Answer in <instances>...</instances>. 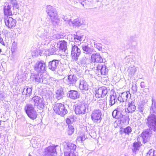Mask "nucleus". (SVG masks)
<instances>
[{
	"label": "nucleus",
	"mask_w": 156,
	"mask_h": 156,
	"mask_svg": "<svg viewBox=\"0 0 156 156\" xmlns=\"http://www.w3.org/2000/svg\"><path fill=\"white\" fill-rule=\"evenodd\" d=\"M68 127V134L69 135H71L74 132V129L71 125H69Z\"/></svg>",
	"instance_id": "44"
},
{
	"label": "nucleus",
	"mask_w": 156,
	"mask_h": 156,
	"mask_svg": "<svg viewBox=\"0 0 156 156\" xmlns=\"http://www.w3.org/2000/svg\"><path fill=\"white\" fill-rule=\"evenodd\" d=\"M138 111L140 112L141 113L143 114L144 111L145 110V106L144 104L141 103H140L138 106L137 107Z\"/></svg>",
	"instance_id": "38"
},
{
	"label": "nucleus",
	"mask_w": 156,
	"mask_h": 156,
	"mask_svg": "<svg viewBox=\"0 0 156 156\" xmlns=\"http://www.w3.org/2000/svg\"><path fill=\"white\" fill-rule=\"evenodd\" d=\"M67 96L71 99H75L78 97V93L76 91L70 90L68 92Z\"/></svg>",
	"instance_id": "22"
},
{
	"label": "nucleus",
	"mask_w": 156,
	"mask_h": 156,
	"mask_svg": "<svg viewBox=\"0 0 156 156\" xmlns=\"http://www.w3.org/2000/svg\"><path fill=\"white\" fill-rule=\"evenodd\" d=\"M151 130L147 129L143 132L142 133V138L144 143L148 141L152 135Z\"/></svg>",
	"instance_id": "7"
},
{
	"label": "nucleus",
	"mask_w": 156,
	"mask_h": 156,
	"mask_svg": "<svg viewBox=\"0 0 156 156\" xmlns=\"http://www.w3.org/2000/svg\"><path fill=\"white\" fill-rule=\"evenodd\" d=\"M155 153L154 150L151 149L147 153L146 156H156L155 155Z\"/></svg>",
	"instance_id": "45"
},
{
	"label": "nucleus",
	"mask_w": 156,
	"mask_h": 156,
	"mask_svg": "<svg viewBox=\"0 0 156 156\" xmlns=\"http://www.w3.org/2000/svg\"><path fill=\"white\" fill-rule=\"evenodd\" d=\"M151 105L156 108V101L154 98L152 99Z\"/></svg>",
	"instance_id": "55"
},
{
	"label": "nucleus",
	"mask_w": 156,
	"mask_h": 156,
	"mask_svg": "<svg viewBox=\"0 0 156 156\" xmlns=\"http://www.w3.org/2000/svg\"><path fill=\"white\" fill-rule=\"evenodd\" d=\"M83 36L78 34H77L74 35V42H76V44H79V42H80L81 41V38Z\"/></svg>",
	"instance_id": "35"
},
{
	"label": "nucleus",
	"mask_w": 156,
	"mask_h": 156,
	"mask_svg": "<svg viewBox=\"0 0 156 156\" xmlns=\"http://www.w3.org/2000/svg\"><path fill=\"white\" fill-rule=\"evenodd\" d=\"M38 35L43 40H45L46 39L49 40H46L48 42H49L50 41V38H49L50 36L48 32L46 30H45L44 29H41V30L37 33Z\"/></svg>",
	"instance_id": "10"
},
{
	"label": "nucleus",
	"mask_w": 156,
	"mask_h": 156,
	"mask_svg": "<svg viewBox=\"0 0 156 156\" xmlns=\"http://www.w3.org/2000/svg\"><path fill=\"white\" fill-rule=\"evenodd\" d=\"M83 20L82 19H76L71 22V25L73 27L80 26L83 25Z\"/></svg>",
	"instance_id": "21"
},
{
	"label": "nucleus",
	"mask_w": 156,
	"mask_h": 156,
	"mask_svg": "<svg viewBox=\"0 0 156 156\" xmlns=\"http://www.w3.org/2000/svg\"><path fill=\"white\" fill-rule=\"evenodd\" d=\"M66 122L67 124L68 125V126H69V125H71L70 124L71 122L70 119L69 118H67L66 120Z\"/></svg>",
	"instance_id": "59"
},
{
	"label": "nucleus",
	"mask_w": 156,
	"mask_h": 156,
	"mask_svg": "<svg viewBox=\"0 0 156 156\" xmlns=\"http://www.w3.org/2000/svg\"><path fill=\"white\" fill-rule=\"evenodd\" d=\"M122 115V113H119L115 110H114L112 112V116L114 118L116 119H119Z\"/></svg>",
	"instance_id": "36"
},
{
	"label": "nucleus",
	"mask_w": 156,
	"mask_h": 156,
	"mask_svg": "<svg viewBox=\"0 0 156 156\" xmlns=\"http://www.w3.org/2000/svg\"><path fill=\"white\" fill-rule=\"evenodd\" d=\"M101 115V112L100 110H95L92 113L91 118L94 121L97 122L100 119Z\"/></svg>",
	"instance_id": "16"
},
{
	"label": "nucleus",
	"mask_w": 156,
	"mask_h": 156,
	"mask_svg": "<svg viewBox=\"0 0 156 156\" xmlns=\"http://www.w3.org/2000/svg\"><path fill=\"white\" fill-rule=\"evenodd\" d=\"M59 65V61L57 60H53L48 63V68L52 71H55L57 69Z\"/></svg>",
	"instance_id": "12"
},
{
	"label": "nucleus",
	"mask_w": 156,
	"mask_h": 156,
	"mask_svg": "<svg viewBox=\"0 0 156 156\" xmlns=\"http://www.w3.org/2000/svg\"><path fill=\"white\" fill-rule=\"evenodd\" d=\"M124 109L122 108V106H119L115 110L118 112L119 113H122V112L124 111Z\"/></svg>",
	"instance_id": "50"
},
{
	"label": "nucleus",
	"mask_w": 156,
	"mask_h": 156,
	"mask_svg": "<svg viewBox=\"0 0 156 156\" xmlns=\"http://www.w3.org/2000/svg\"><path fill=\"white\" fill-rule=\"evenodd\" d=\"M75 44V42H72L71 56L73 59L76 61L78 60V57L81 53V51L80 49Z\"/></svg>",
	"instance_id": "2"
},
{
	"label": "nucleus",
	"mask_w": 156,
	"mask_h": 156,
	"mask_svg": "<svg viewBox=\"0 0 156 156\" xmlns=\"http://www.w3.org/2000/svg\"><path fill=\"white\" fill-rule=\"evenodd\" d=\"M132 89L133 90V92L135 93L136 92L137 90V87L136 84L134 85H132Z\"/></svg>",
	"instance_id": "51"
},
{
	"label": "nucleus",
	"mask_w": 156,
	"mask_h": 156,
	"mask_svg": "<svg viewBox=\"0 0 156 156\" xmlns=\"http://www.w3.org/2000/svg\"><path fill=\"white\" fill-rule=\"evenodd\" d=\"M82 48L84 53L87 54H90L93 51V49L88 45H82Z\"/></svg>",
	"instance_id": "23"
},
{
	"label": "nucleus",
	"mask_w": 156,
	"mask_h": 156,
	"mask_svg": "<svg viewBox=\"0 0 156 156\" xmlns=\"http://www.w3.org/2000/svg\"><path fill=\"white\" fill-rule=\"evenodd\" d=\"M96 97L98 98H103L105 97L108 93L106 88L105 87H102L98 88L96 91Z\"/></svg>",
	"instance_id": "11"
},
{
	"label": "nucleus",
	"mask_w": 156,
	"mask_h": 156,
	"mask_svg": "<svg viewBox=\"0 0 156 156\" xmlns=\"http://www.w3.org/2000/svg\"><path fill=\"white\" fill-rule=\"evenodd\" d=\"M94 47L99 51H102V45L100 43H98L96 41L94 42Z\"/></svg>",
	"instance_id": "39"
},
{
	"label": "nucleus",
	"mask_w": 156,
	"mask_h": 156,
	"mask_svg": "<svg viewBox=\"0 0 156 156\" xmlns=\"http://www.w3.org/2000/svg\"><path fill=\"white\" fill-rule=\"evenodd\" d=\"M64 95L63 89L62 88L58 89L56 92V98L58 100H60L62 98Z\"/></svg>",
	"instance_id": "25"
},
{
	"label": "nucleus",
	"mask_w": 156,
	"mask_h": 156,
	"mask_svg": "<svg viewBox=\"0 0 156 156\" xmlns=\"http://www.w3.org/2000/svg\"><path fill=\"white\" fill-rule=\"evenodd\" d=\"M129 92H125L122 93L118 97V101L121 102L126 101L129 96Z\"/></svg>",
	"instance_id": "20"
},
{
	"label": "nucleus",
	"mask_w": 156,
	"mask_h": 156,
	"mask_svg": "<svg viewBox=\"0 0 156 156\" xmlns=\"http://www.w3.org/2000/svg\"><path fill=\"white\" fill-rule=\"evenodd\" d=\"M128 118L127 116L122 115L120 118H119V119H120V123H126Z\"/></svg>",
	"instance_id": "42"
},
{
	"label": "nucleus",
	"mask_w": 156,
	"mask_h": 156,
	"mask_svg": "<svg viewBox=\"0 0 156 156\" xmlns=\"http://www.w3.org/2000/svg\"><path fill=\"white\" fill-rule=\"evenodd\" d=\"M56 149L55 147L49 146L45 150V155L46 156H55Z\"/></svg>",
	"instance_id": "14"
},
{
	"label": "nucleus",
	"mask_w": 156,
	"mask_h": 156,
	"mask_svg": "<svg viewBox=\"0 0 156 156\" xmlns=\"http://www.w3.org/2000/svg\"><path fill=\"white\" fill-rule=\"evenodd\" d=\"M32 93V90L31 87H27L24 88L23 89L22 94L23 95H26L27 96H30Z\"/></svg>",
	"instance_id": "31"
},
{
	"label": "nucleus",
	"mask_w": 156,
	"mask_h": 156,
	"mask_svg": "<svg viewBox=\"0 0 156 156\" xmlns=\"http://www.w3.org/2000/svg\"><path fill=\"white\" fill-rule=\"evenodd\" d=\"M88 87L89 86L87 82L83 79H80L79 87L80 90H87L88 89Z\"/></svg>",
	"instance_id": "18"
},
{
	"label": "nucleus",
	"mask_w": 156,
	"mask_h": 156,
	"mask_svg": "<svg viewBox=\"0 0 156 156\" xmlns=\"http://www.w3.org/2000/svg\"><path fill=\"white\" fill-rule=\"evenodd\" d=\"M78 140L79 141H80L83 142L85 140L86 138L85 135H83L82 136H80L78 137Z\"/></svg>",
	"instance_id": "53"
},
{
	"label": "nucleus",
	"mask_w": 156,
	"mask_h": 156,
	"mask_svg": "<svg viewBox=\"0 0 156 156\" xmlns=\"http://www.w3.org/2000/svg\"><path fill=\"white\" fill-rule=\"evenodd\" d=\"M94 68V69H96L99 75L100 74L105 75L107 74L108 73V69L104 64L100 63L95 64Z\"/></svg>",
	"instance_id": "3"
},
{
	"label": "nucleus",
	"mask_w": 156,
	"mask_h": 156,
	"mask_svg": "<svg viewBox=\"0 0 156 156\" xmlns=\"http://www.w3.org/2000/svg\"><path fill=\"white\" fill-rule=\"evenodd\" d=\"M118 100V98L116 95H110L109 100V105L110 106H112L117 102Z\"/></svg>",
	"instance_id": "29"
},
{
	"label": "nucleus",
	"mask_w": 156,
	"mask_h": 156,
	"mask_svg": "<svg viewBox=\"0 0 156 156\" xmlns=\"http://www.w3.org/2000/svg\"><path fill=\"white\" fill-rule=\"evenodd\" d=\"M27 114L30 118L33 120L35 119L37 116V113L35 110L30 112Z\"/></svg>",
	"instance_id": "30"
},
{
	"label": "nucleus",
	"mask_w": 156,
	"mask_h": 156,
	"mask_svg": "<svg viewBox=\"0 0 156 156\" xmlns=\"http://www.w3.org/2000/svg\"><path fill=\"white\" fill-rule=\"evenodd\" d=\"M137 69V68L134 66L129 67L128 70L129 76L130 77H132L134 75Z\"/></svg>",
	"instance_id": "27"
},
{
	"label": "nucleus",
	"mask_w": 156,
	"mask_h": 156,
	"mask_svg": "<svg viewBox=\"0 0 156 156\" xmlns=\"http://www.w3.org/2000/svg\"><path fill=\"white\" fill-rule=\"evenodd\" d=\"M64 156H76L74 152L72 151H64Z\"/></svg>",
	"instance_id": "40"
},
{
	"label": "nucleus",
	"mask_w": 156,
	"mask_h": 156,
	"mask_svg": "<svg viewBox=\"0 0 156 156\" xmlns=\"http://www.w3.org/2000/svg\"><path fill=\"white\" fill-rule=\"evenodd\" d=\"M132 131V129L131 128L128 126L126 127V128L124 129L123 132L126 134H129Z\"/></svg>",
	"instance_id": "46"
},
{
	"label": "nucleus",
	"mask_w": 156,
	"mask_h": 156,
	"mask_svg": "<svg viewBox=\"0 0 156 156\" xmlns=\"http://www.w3.org/2000/svg\"><path fill=\"white\" fill-rule=\"evenodd\" d=\"M140 86L141 88H144L146 87L145 83L144 82H142L140 84Z\"/></svg>",
	"instance_id": "58"
},
{
	"label": "nucleus",
	"mask_w": 156,
	"mask_h": 156,
	"mask_svg": "<svg viewBox=\"0 0 156 156\" xmlns=\"http://www.w3.org/2000/svg\"><path fill=\"white\" fill-rule=\"evenodd\" d=\"M136 109V107L134 102H131V103H129L127 108L128 113H132L134 112Z\"/></svg>",
	"instance_id": "26"
},
{
	"label": "nucleus",
	"mask_w": 156,
	"mask_h": 156,
	"mask_svg": "<svg viewBox=\"0 0 156 156\" xmlns=\"http://www.w3.org/2000/svg\"><path fill=\"white\" fill-rule=\"evenodd\" d=\"M31 101L34 103V106H38L41 108L44 107V102L43 98L39 96H35L31 99Z\"/></svg>",
	"instance_id": "4"
},
{
	"label": "nucleus",
	"mask_w": 156,
	"mask_h": 156,
	"mask_svg": "<svg viewBox=\"0 0 156 156\" xmlns=\"http://www.w3.org/2000/svg\"><path fill=\"white\" fill-rule=\"evenodd\" d=\"M129 41L130 44L132 45L133 42L136 41L135 37L133 36H130L129 38Z\"/></svg>",
	"instance_id": "49"
},
{
	"label": "nucleus",
	"mask_w": 156,
	"mask_h": 156,
	"mask_svg": "<svg viewBox=\"0 0 156 156\" xmlns=\"http://www.w3.org/2000/svg\"><path fill=\"white\" fill-rule=\"evenodd\" d=\"M42 77V74L41 73L35 74L34 76V79L35 81L38 83H40V79Z\"/></svg>",
	"instance_id": "37"
},
{
	"label": "nucleus",
	"mask_w": 156,
	"mask_h": 156,
	"mask_svg": "<svg viewBox=\"0 0 156 156\" xmlns=\"http://www.w3.org/2000/svg\"><path fill=\"white\" fill-rule=\"evenodd\" d=\"M11 3L12 5L13 8L19 9V5L16 0H12Z\"/></svg>",
	"instance_id": "41"
},
{
	"label": "nucleus",
	"mask_w": 156,
	"mask_h": 156,
	"mask_svg": "<svg viewBox=\"0 0 156 156\" xmlns=\"http://www.w3.org/2000/svg\"><path fill=\"white\" fill-rule=\"evenodd\" d=\"M12 6L8 3H6L4 8V13L5 16H10L12 14L11 10Z\"/></svg>",
	"instance_id": "17"
},
{
	"label": "nucleus",
	"mask_w": 156,
	"mask_h": 156,
	"mask_svg": "<svg viewBox=\"0 0 156 156\" xmlns=\"http://www.w3.org/2000/svg\"><path fill=\"white\" fill-rule=\"evenodd\" d=\"M86 110L85 105L84 104H79L75 107V111L77 114H84Z\"/></svg>",
	"instance_id": "15"
},
{
	"label": "nucleus",
	"mask_w": 156,
	"mask_h": 156,
	"mask_svg": "<svg viewBox=\"0 0 156 156\" xmlns=\"http://www.w3.org/2000/svg\"><path fill=\"white\" fill-rule=\"evenodd\" d=\"M28 156H32L31 155H30V154L29 153V154Z\"/></svg>",
	"instance_id": "60"
},
{
	"label": "nucleus",
	"mask_w": 156,
	"mask_h": 156,
	"mask_svg": "<svg viewBox=\"0 0 156 156\" xmlns=\"http://www.w3.org/2000/svg\"><path fill=\"white\" fill-rule=\"evenodd\" d=\"M46 9V12L50 17V19L52 17H55L57 15V12L56 9L52 6H47Z\"/></svg>",
	"instance_id": "13"
},
{
	"label": "nucleus",
	"mask_w": 156,
	"mask_h": 156,
	"mask_svg": "<svg viewBox=\"0 0 156 156\" xmlns=\"http://www.w3.org/2000/svg\"><path fill=\"white\" fill-rule=\"evenodd\" d=\"M41 82L44 84H46L47 83V79L42 74V77L40 79V83Z\"/></svg>",
	"instance_id": "48"
},
{
	"label": "nucleus",
	"mask_w": 156,
	"mask_h": 156,
	"mask_svg": "<svg viewBox=\"0 0 156 156\" xmlns=\"http://www.w3.org/2000/svg\"><path fill=\"white\" fill-rule=\"evenodd\" d=\"M4 19L5 25L9 28H11L15 27L16 25V20L12 17H9L8 16H4Z\"/></svg>",
	"instance_id": "6"
},
{
	"label": "nucleus",
	"mask_w": 156,
	"mask_h": 156,
	"mask_svg": "<svg viewBox=\"0 0 156 156\" xmlns=\"http://www.w3.org/2000/svg\"><path fill=\"white\" fill-rule=\"evenodd\" d=\"M5 96V94L2 89L0 88V98H2Z\"/></svg>",
	"instance_id": "54"
},
{
	"label": "nucleus",
	"mask_w": 156,
	"mask_h": 156,
	"mask_svg": "<svg viewBox=\"0 0 156 156\" xmlns=\"http://www.w3.org/2000/svg\"><path fill=\"white\" fill-rule=\"evenodd\" d=\"M2 35L0 34V43L3 45L5 46V44L3 41V39L2 37Z\"/></svg>",
	"instance_id": "57"
},
{
	"label": "nucleus",
	"mask_w": 156,
	"mask_h": 156,
	"mask_svg": "<svg viewBox=\"0 0 156 156\" xmlns=\"http://www.w3.org/2000/svg\"><path fill=\"white\" fill-rule=\"evenodd\" d=\"M34 69L37 72L43 73L46 71L45 62L42 60L38 61L34 66Z\"/></svg>",
	"instance_id": "5"
},
{
	"label": "nucleus",
	"mask_w": 156,
	"mask_h": 156,
	"mask_svg": "<svg viewBox=\"0 0 156 156\" xmlns=\"http://www.w3.org/2000/svg\"><path fill=\"white\" fill-rule=\"evenodd\" d=\"M125 59L128 62L132 61L133 60L132 57H130L129 56L126 57V58Z\"/></svg>",
	"instance_id": "56"
},
{
	"label": "nucleus",
	"mask_w": 156,
	"mask_h": 156,
	"mask_svg": "<svg viewBox=\"0 0 156 156\" xmlns=\"http://www.w3.org/2000/svg\"><path fill=\"white\" fill-rule=\"evenodd\" d=\"M150 112L151 114H154L156 113V108L152 105L150 108Z\"/></svg>",
	"instance_id": "47"
},
{
	"label": "nucleus",
	"mask_w": 156,
	"mask_h": 156,
	"mask_svg": "<svg viewBox=\"0 0 156 156\" xmlns=\"http://www.w3.org/2000/svg\"><path fill=\"white\" fill-rule=\"evenodd\" d=\"M67 48V43L65 41H61L60 43L59 49L65 51Z\"/></svg>",
	"instance_id": "32"
},
{
	"label": "nucleus",
	"mask_w": 156,
	"mask_h": 156,
	"mask_svg": "<svg viewBox=\"0 0 156 156\" xmlns=\"http://www.w3.org/2000/svg\"><path fill=\"white\" fill-rule=\"evenodd\" d=\"M51 20L53 24H58L59 23V20L58 19L57 15L55 16V17H52L51 19Z\"/></svg>",
	"instance_id": "43"
},
{
	"label": "nucleus",
	"mask_w": 156,
	"mask_h": 156,
	"mask_svg": "<svg viewBox=\"0 0 156 156\" xmlns=\"http://www.w3.org/2000/svg\"><path fill=\"white\" fill-rule=\"evenodd\" d=\"M62 19L64 20L67 22H68L69 25H71V19H68V18L64 16L62 17Z\"/></svg>",
	"instance_id": "52"
},
{
	"label": "nucleus",
	"mask_w": 156,
	"mask_h": 156,
	"mask_svg": "<svg viewBox=\"0 0 156 156\" xmlns=\"http://www.w3.org/2000/svg\"><path fill=\"white\" fill-rule=\"evenodd\" d=\"M64 151H72L73 152L76 148V146L72 143H66V144L64 145Z\"/></svg>",
	"instance_id": "19"
},
{
	"label": "nucleus",
	"mask_w": 156,
	"mask_h": 156,
	"mask_svg": "<svg viewBox=\"0 0 156 156\" xmlns=\"http://www.w3.org/2000/svg\"><path fill=\"white\" fill-rule=\"evenodd\" d=\"M141 145V143L139 142H135L133 144V146L132 149L133 152H136L139 150V148Z\"/></svg>",
	"instance_id": "34"
},
{
	"label": "nucleus",
	"mask_w": 156,
	"mask_h": 156,
	"mask_svg": "<svg viewBox=\"0 0 156 156\" xmlns=\"http://www.w3.org/2000/svg\"><path fill=\"white\" fill-rule=\"evenodd\" d=\"M91 59L94 62H96L97 64H100L105 62V60L98 53L92 54L91 56Z\"/></svg>",
	"instance_id": "8"
},
{
	"label": "nucleus",
	"mask_w": 156,
	"mask_h": 156,
	"mask_svg": "<svg viewBox=\"0 0 156 156\" xmlns=\"http://www.w3.org/2000/svg\"><path fill=\"white\" fill-rule=\"evenodd\" d=\"M1 121L0 120V125H1Z\"/></svg>",
	"instance_id": "61"
},
{
	"label": "nucleus",
	"mask_w": 156,
	"mask_h": 156,
	"mask_svg": "<svg viewBox=\"0 0 156 156\" xmlns=\"http://www.w3.org/2000/svg\"><path fill=\"white\" fill-rule=\"evenodd\" d=\"M103 109H104V110H105V109H104V108H103Z\"/></svg>",
	"instance_id": "62"
},
{
	"label": "nucleus",
	"mask_w": 156,
	"mask_h": 156,
	"mask_svg": "<svg viewBox=\"0 0 156 156\" xmlns=\"http://www.w3.org/2000/svg\"><path fill=\"white\" fill-rule=\"evenodd\" d=\"M24 109L26 113L35 110L34 105L31 104H27L25 106Z\"/></svg>",
	"instance_id": "28"
},
{
	"label": "nucleus",
	"mask_w": 156,
	"mask_h": 156,
	"mask_svg": "<svg viewBox=\"0 0 156 156\" xmlns=\"http://www.w3.org/2000/svg\"><path fill=\"white\" fill-rule=\"evenodd\" d=\"M64 80L67 84L70 85L76 83L77 80V78L75 75L71 74L68 75L67 78L65 77Z\"/></svg>",
	"instance_id": "9"
},
{
	"label": "nucleus",
	"mask_w": 156,
	"mask_h": 156,
	"mask_svg": "<svg viewBox=\"0 0 156 156\" xmlns=\"http://www.w3.org/2000/svg\"><path fill=\"white\" fill-rule=\"evenodd\" d=\"M89 59L88 58L85 56L82 57L80 59V62L83 66H85L86 64L89 63Z\"/></svg>",
	"instance_id": "33"
},
{
	"label": "nucleus",
	"mask_w": 156,
	"mask_h": 156,
	"mask_svg": "<svg viewBox=\"0 0 156 156\" xmlns=\"http://www.w3.org/2000/svg\"><path fill=\"white\" fill-rule=\"evenodd\" d=\"M57 49L54 45H52V47L48 49H46L45 52L46 54L48 55L56 54Z\"/></svg>",
	"instance_id": "24"
},
{
	"label": "nucleus",
	"mask_w": 156,
	"mask_h": 156,
	"mask_svg": "<svg viewBox=\"0 0 156 156\" xmlns=\"http://www.w3.org/2000/svg\"><path fill=\"white\" fill-rule=\"evenodd\" d=\"M53 110L56 114L62 116L66 114L68 111L63 104L61 103L55 104Z\"/></svg>",
	"instance_id": "1"
}]
</instances>
